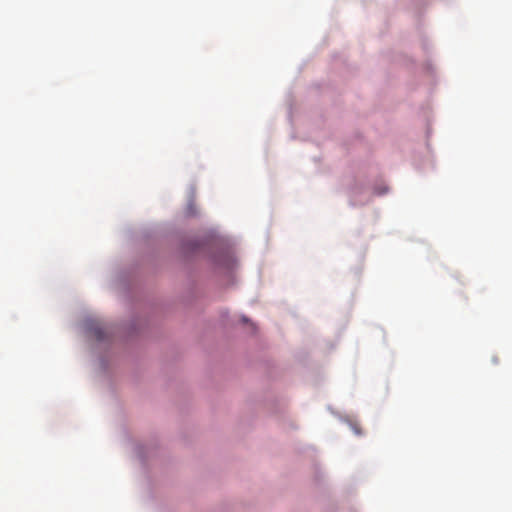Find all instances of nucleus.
<instances>
[{"mask_svg": "<svg viewBox=\"0 0 512 512\" xmlns=\"http://www.w3.org/2000/svg\"><path fill=\"white\" fill-rule=\"evenodd\" d=\"M97 337H98V339H101V338H102V336L100 335V333H98V334H97Z\"/></svg>", "mask_w": 512, "mask_h": 512, "instance_id": "nucleus-1", "label": "nucleus"}]
</instances>
